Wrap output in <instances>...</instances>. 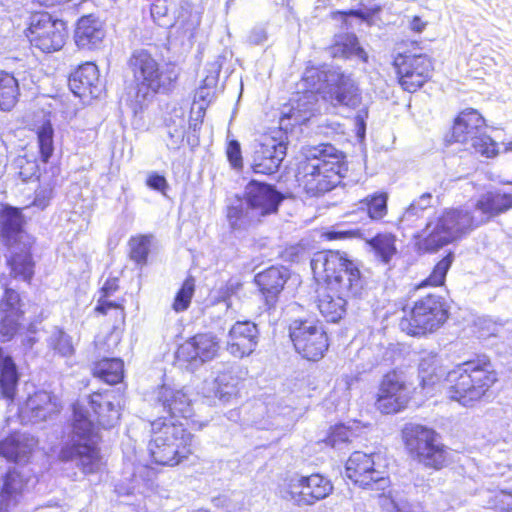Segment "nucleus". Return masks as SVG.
<instances>
[{
  "instance_id": "1",
  "label": "nucleus",
  "mask_w": 512,
  "mask_h": 512,
  "mask_svg": "<svg viewBox=\"0 0 512 512\" xmlns=\"http://www.w3.org/2000/svg\"><path fill=\"white\" fill-rule=\"evenodd\" d=\"M121 410V396L114 390L92 393L88 407L75 404L72 443L61 449L60 459L74 462L85 474L97 472L101 458L96 447L99 437L95 422L104 429H111L119 423Z\"/></svg>"
},
{
  "instance_id": "2",
  "label": "nucleus",
  "mask_w": 512,
  "mask_h": 512,
  "mask_svg": "<svg viewBox=\"0 0 512 512\" xmlns=\"http://www.w3.org/2000/svg\"><path fill=\"white\" fill-rule=\"evenodd\" d=\"M510 208L512 194L488 191L477 200L474 213L464 207L449 208L430 218L417 236V245L424 252H436Z\"/></svg>"
},
{
  "instance_id": "3",
  "label": "nucleus",
  "mask_w": 512,
  "mask_h": 512,
  "mask_svg": "<svg viewBox=\"0 0 512 512\" xmlns=\"http://www.w3.org/2000/svg\"><path fill=\"white\" fill-rule=\"evenodd\" d=\"M298 173L304 190L319 196L336 187L347 172L345 156L331 144L306 146L301 150Z\"/></svg>"
},
{
  "instance_id": "4",
  "label": "nucleus",
  "mask_w": 512,
  "mask_h": 512,
  "mask_svg": "<svg viewBox=\"0 0 512 512\" xmlns=\"http://www.w3.org/2000/svg\"><path fill=\"white\" fill-rule=\"evenodd\" d=\"M311 269L317 280H322L334 293L360 298L364 292L365 280L357 263L347 254L334 250L316 252L311 261Z\"/></svg>"
},
{
  "instance_id": "5",
  "label": "nucleus",
  "mask_w": 512,
  "mask_h": 512,
  "mask_svg": "<svg viewBox=\"0 0 512 512\" xmlns=\"http://www.w3.org/2000/svg\"><path fill=\"white\" fill-rule=\"evenodd\" d=\"M446 395L462 406L471 407L481 401L497 381L491 362L487 359L468 361L446 375Z\"/></svg>"
},
{
  "instance_id": "6",
  "label": "nucleus",
  "mask_w": 512,
  "mask_h": 512,
  "mask_svg": "<svg viewBox=\"0 0 512 512\" xmlns=\"http://www.w3.org/2000/svg\"><path fill=\"white\" fill-rule=\"evenodd\" d=\"M149 452L156 464L175 466L194 452L196 442L183 424L159 418L151 422Z\"/></svg>"
},
{
  "instance_id": "7",
  "label": "nucleus",
  "mask_w": 512,
  "mask_h": 512,
  "mask_svg": "<svg viewBox=\"0 0 512 512\" xmlns=\"http://www.w3.org/2000/svg\"><path fill=\"white\" fill-rule=\"evenodd\" d=\"M283 198L273 186L252 180L245 187V198L228 207L227 219L233 229H245L276 213Z\"/></svg>"
},
{
  "instance_id": "8",
  "label": "nucleus",
  "mask_w": 512,
  "mask_h": 512,
  "mask_svg": "<svg viewBox=\"0 0 512 512\" xmlns=\"http://www.w3.org/2000/svg\"><path fill=\"white\" fill-rule=\"evenodd\" d=\"M129 66L137 82L136 105L141 109L158 92L167 91L176 75L160 69L158 61L145 50H135L129 59Z\"/></svg>"
},
{
  "instance_id": "9",
  "label": "nucleus",
  "mask_w": 512,
  "mask_h": 512,
  "mask_svg": "<svg viewBox=\"0 0 512 512\" xmlns=\"http://www.w3.org/2000/svg\"><path fill=\"white\" fill-rule=\"evenodd\" d=\"M402 435L409 453L419 463L437 470L445 465L447 451L440 436L433 429L408 423L404 426Z\"/></svg>"
},
{
  "instance_id": "10",
  "label": "nucleus",
  "mask_w": 512,
  "mask_h": 512,
  "mask_svg": "<svg viewBox=\"0 0 512 512\" xmlns=\"http://www.w3.org/2000/svg\"><path fill=\"white\" fill-rule=\"evenodd\" d=\"M448 317L445 300L436 294H428L414 303L412 309L399 322L401 331L411 336L431 333L444 324Z\"/></svg>"
},
{
  "instance_id": "11",
  "label": "nucleus",
  "mask_w": 512,
  "mask_h": 512,
  "mask_svg": "<svg viewBox=\"0 0 512 512\" xmlns=\"http://www.w3.org/2000/svg\"><path fill=\"white\" fill-rule=\"evenodd\" d=\"M304 80L310 82L313 88L320 82L330 100L336 105L356 108L361 103V92L356 81L351 75L338 69L308 68L304 72Z\"/></svg>"
},
{
  "instance_id": "12",
  "label": "nucleus",
  "mask_w": 512,
  "mask_h": 512,
  "mask_svg": "<svg viewBox=\"0 0 512 512\" xmlns=\"http://www.w3.org/2000/svg\"><path fill=\"white\" fill-rule=\"evenodd\" d=\"M333 489L330 479L319 473L308 476L295 473L279 485L280 496L299 507L314 505L332 494Z\"/></svg>"
},
{
  "instance_id": "13",
  "label": "nucleus",
  "mask_w": 512,
  "mask_h": 512,
  "mask_svg": "<svg viewBox=\"0 0 512 512\" xmlns=\"http://www.w3.org/2000/svg\"><path fill=\"white\" fill-rule=\"evenodd\" d=\"M484 119L474 109L462 111L455 119L452 138L454 142L469 145L475 153L492 157L497 153V144L483 132Z\"/></svg>"
},
{
  "instance_id": "14",
  "label": "nucleus",
  "mask_w": 512,
  "mask_h": 512,
  "mask_svg": "<svg viewBox=\"0 0 512 512\" xmlns=\"http://www.w3.org/2000/svg\"><path fill=\"white\" fill-rule=\"evenodd\" d=\"M289 336L296 351L307 360L321 359L328 349L327 334L323 326L314 320H293L289 326Z\"/></svg>"
},
{
  "instance_id": "15",
  "label": "nucleus",
  "mask_w": 512,
  "mask_h": 512,
  "mask_svg": "<svg viewBox=\"0 0 512 512\" xmlns=\"http://www.w3.org/2000/svg\"><path fill=\"white\" fill-rule=\"evenodd\" d=\"M345 476L355 485L375 491H384L390 483L386 472L375 466L373 455L361 451L352 453L346 461Z\"/></svg>"
},
{
  "instance_id": "16",
  "label": "nucleus",
  "mask_w": 512,
  "mask_h": 512,
  "mask_svg": "<svg viewBox=\"0 0 512 512\" xmlns=\"http://www.w3.org/2000/svg\"><path fill=\"white\" fill-rule=\"evenodd\" d=\"M28 37L31 44L42 52L58 51L65 44V23L53 19L48 13L35 14L31 19Z\"/></svg>"
},
{
  "instance_id": "17",
  "label": "nucleus",
  "mask_w": 512,
  "mask_h": 512,
  "mask_svg": "<svg viewBox=\"0 0 512 512\" xmlns=\"http://www.w3.org/2000/svg\"><path fill=\"white\" fill-rule=\"evenodd\" d=\"M409 400L403 373L391 371L385 374L379 385L376 408L384 414L397 413L407 406Z\"/></svg>"
},
{
  "instance_id": "18",
  "label": "nucleus",
  "mask_w": 512,
  "mask_h": 512,
  "mask_svg": "<svg viewBox=\"0 0 512 512\" xmlns=\"http://www.w3.org/2000/svg\"><path fill=\"white\" fill-rule=\"evenodd\" d=\"M302 81L306 90L302 93L298 92L296 96L290 100L289 104L283 107L279 119L280 130L287 131L294 125L305 123L314 110L317 102L316 92L321 90L323 85L319 82L316 84L315 88H313L310 82L304 80V77Z\"/></svg>"
},
{
  "instance_id": "19",
  "label": "nucleus",
  "mask_w": 512,
  "mask_h": 512,
  "mask_svg": "<svg viewBox=\"0 0 512 512\" xmlns=\"http://www.w3.org/2000/svg\"><path fill=\"white\" fill-rule=\"evenodd\" d=\"M399 82L408 92H415L431 76L432 63L426 55H398L394 60Z\"/></svg>"
},
{
  "instance_id": "20",
  "label": "nucleus",
  "mask_w": 512,
  "mask_h": 512,
  "mask_svg": "<svg viewBox=\"0 0 512 512\" xmlns=\"http://www.w3.org/2000/svg\"><path fill=\"white\" fill-rule=\"evenodd\" d=\"M281 131L275 132L280 135L279 137L274 135L261 137L253 154L252 168L255 173L270 175L278 170L287 149Z\"/></svg>"
},
{
  "instance_id": "21",
  "label": "nucleus",
  "mask_w": 512,
  "mask_h": 512,
  "mask_svg": "<svg viewBox=\"0 0 512 512\" xmlns=\"http://www.w3.org/2000/svg\"><path fill=\"white\" fill-rule=\"evenodd\" d=\"M61 410L56 395L47 391H37L30 395L19 410L22 423L36 424L52 419Z\"/></svg>"
},
{
  "instance_id": "22",
  "label": "nucleus",
  "mask_w": 512,
  "mask_h": 512,
  "mask_svg": "<svg viewBox=\"0 0 512 512\" xmlns=\"http://www.w3.org/2000/svg\"><path fill=\"white\" fill-rule=\"evenodd\" d=\"M219 341L212 333H199L182 343L176 352L180 361L204 363L215 358L219 351Z\"/></svg>"
},
{
  "instance_id": "23",
  "label": "nucleus",
  "mask_w": 512,
  "mask_h": 512,
  "mask_svg": "<svg viewBox=\"0 0 512 512\" xmlns=\"http://www.w3.org/2000/svg\"><path fill=\"white\" fill-rule=\"evenodd\" d=\"M259 331L253 322L238 321L228 333L227 351L236 358L249 356L258 344Z\"/></svg>"
},
{
  "instance_id": "24",
  "label": "nucleus",
  "mask_w": 512,
  "mask_h": 512,
  "mask_svg": "<svg viewBox=\"0 0 512 512\" xmlns=\"http://www.w3.org/2000/svg\"><path fill=\"white\" fill-rule=\"evenodd\" d=\"M27 477L19 468H12L3 477L0 490V512H22L19 508Z\"/></svg>"
},
{
  "instance_id": "25",
  "label": "nucleus",
  "mask_w": 512,
  "mask_h": 512,
  "mask_svg": "<svg viewBox=\"0 0 512 512\" xmlns=\"http://www.w3.org/2000/svg\"><path fill=\"white\" fill-rule=\"evenodd\" d=\"M289 278L288 270L284 267H270L255 276V282L264 296L267 309L275 308L278 296Z\"/></svg>"
},
{
  "instance_id": "26",
  "label": "nucleus",
  "mask_w": 512,
  "mask_h": 512,
  "mask_svg": "<svg viewBox=\"0 0 512 512\" xmlns=\"http://www.w3.org/2000/svg\"><path fill=\"white\" fill-rule=\"evenodd\" d=\"M156 402L171 416L188 418L193 414L192 400L184 389L162 385L156 391Z\"/></svg>"
},
{
  "instance_id": "27",
  "label": "nucleus",
  "mask_w": 512,
  "mask_h": 512,
  "mask_svg": "<svg viewBox=\"0 0 512 512\" xmlns=\"http://www.w3.org/2000/svg\"><path fill=\"white\" fill-rule=\"evenodd\" d=\"M0 234L4 244L8 246L21 244L32 245L31 237L23 230V217L16 208H6L0 217Z\"/></svg>"
},
{
  "instance_id": "28",
  "label": "nucleus",
  "mask_w": 512,
  "mask_h": 512,
  "mask_svg": "<svg viewBox=\"0 0 512 512\" xmlns=\"http://www.w3.org/2000/svg\"><path fill=\"white\" fill-rule=\"evenodd\" d=\"M69 87L79 97L97 98L101 93L97 66L90 62L79 66L69 77Z\"/></svg>"
},
{
  "instance_id": "29",
  "label": "nucleus",
  "mask_w": 512,
  "mask_h": 512,
  "mask_svg": "<svg viewBox=\"0 0 512 512\" xmlns=\"http://www.w3.org/2000/svg\"><path fill=\"white\" fill-rule=\"evenodd\" d=\"M105 36L101 21L92 15L79 19L75 29V43L80 49L92 50L100 46Z\"/></svg>"
},
{
  "instance_id": "30",
  "label": "nucleus",
  "mask_w": 512,
  "mask_h": 512,
  "mask_svg": "<svg viewBox=\"0 0 512 512\" xmlns=\"http://www.w3.org/2000/svg\"><path fill=\"white\" fill-rule=\"evenodd\" d=\"M37 443V439L30 434L15 433L0 441V456L14 462L26 461Z\"/></svg>"
},
{
  "instance_id": "31",
  "label": "nucleus",
  "mask_w": 512,
  "mask_h": 512,
  "mask_svg": "<svg viewBox=\"0 0 512 512\" xmlns=\"http://www.w3.org/2000/svg\"><path fill=\"white\" fill-rule=\"evenodd\" d=\"M348 299L351 298L334 293L327 286L318 292L317 307L328 322L336 323L345 315Z\"/></svg>"
},
{
  "instance_id": "32",
  "label": "nucleus",
  "mask_w": 512,
  "mask_h": 512,
  "mask_svg": "<svg viewBox=\"0 0 512 512\" xmlns=\"http://www.w3.org/2000/svg\"><path fill=\"white\" fill-rule=\"evenodd\" d=\"M32 245L17 244L8 246L10 257L7 263L11 269V275L14 278H20L23 281H30L34 274V262L30 253Z\"/></svg>"
},
{
  "instance_id": "33",
  "label": "nucleus",
  "mask_w": 512,
  "mask_h": 512,
  "mask_svg": "<svg viewBox=\"0 0 512 512\" xmlns=\"http://www.w3.org/2000/svg\"><path fill=\"white\" fill-rule=\"evenodd\" d=\"M445 374L442 359L432 351H422L418 359V377L423 387L434 385Z\"/></svg>"
},
{
  "instance_id": "34",
  "label": "nucleus",
  "mask_w": 512,
  "mask_h": 512,
  "mask_svg": "<svg viewBox=\"0 0 512 512\" xmlns=\"http://www.w3.org/2000/svg\"><path fill=\"white\" fill-rule=\"evenodd\" d=\"M328 52L333 58H357L363 62L368 58L367 53L359 45L357 37L350 33L336 35Z\"/></svg>"
},
{
  "instance_id": "35",
  "label": "nucleus",
  "mask_w": 512,
  "mask_h": 512,
  "mask_svg": "<svg viewBox=\"0 0 512 512\" xmlns=\"http://www.w3.org/2000/svg\"><path fill=\"white\" fill-rule=\"evenodd\" d=\"M18 372L12 358L5 356L0 348V395L8 402L15 398L18 386Z\"/></svg>"
},
{
  "instance_id": "36",
  "label": "nucleus",
  "mask_w": 512,
  "mask_h": 512,
  "mask_svg": "<svg viewBox=\"0 0 512 512\" xmlns=\"http://www.w3.org/2000/svg\"><path fill=\"white\" fill-rule=\"evenodd\" d=\"M387 200L388 195L381 192L368 195L359 201L357 211L362 214L361 220H381L387 214Z\"/></svg>"
},
{
  "instance_id": "37",
  "label": "nucleus",
  "mask_w": 512,
  "mask_h": 512,
  "mask_svg": "<svg viewBox=\"0 0 512 512\" xmlns=\"http://www.w3.org/2000/svg\"><path fill=\"white\" fill-rule=\"evenodd\" d=\"M94 375L108 384L119 383L124 374V364L119 358H104L93 368Z\"/></svg>"
},
{
  "instance_id": "38",
  "label": "nucleus",
  "mask_w": 512,
  "mask_h": 512,
  "mask_svg": "<svg viewBox=\"0 0 512 512\" xmlns=\"http://www.w3.org/2000/svg\"><path fill=\"white\" fill-rule=\"evenodd\" d=\"M199 13L193 11V5L187 0H181L178 4L176 25L184 31V33L193 35V32L200 25Z\"/></svg>"
},
{
  "instance_id": "39",
  "label": "nucleus",
  "mask_w": 512,
  "mask_h": 512,
  "mask_svg": "<svg viewBox=\"0 0 512 512\" xmlns=\"http://www.w3.org/2000/svg\"><path fill=\"white\" fill-rule=\"evenodd\" d=\"M47 346L54 354L70 358L75 353V347L70 335L61 329H54L47 338Z\"/></svg>"
},
{
  "instance_id": "40",
  "label": "nucleus",
  "mask_w": 512,
  "mask_h": 512,
  "mask_svg": "<svg viewBox=\"0 0 512 512\" xmlns=\"http://www.w3.org/2000/svg\"><path fill=\"white\" fill-rule=\"evenodd\" d=\"M18 82L10 74L0 72V108L10 110L17 101Z\"/></svg>"
},
{
  "instance_id": "41",
  "label": "nucleus",
  "mask_w": 512,
  "mask_h": 512,
  "mask_svg": "<svg viewBox=\"0 0 512 512\" xmlns=\"http://www.w3.org/2000/svg\"><path fill=\"white\" fill-rule=\"evenodd\" d=\"M215 396L223 402H229L237 395V378L233 377L231 371L221 372L214 380Z\"/></svg>"
},
{
  "instance_id": "42",
  "label": "nucleus",
  "mask_w": 512,
  "mask_h": 512,
  "mask_svg": "<svg viewBox=\"0 0 512 512\" xmlns=\"http://www.w3.org/2000/svg\"><path fill=\"white\" fill-rule=\"evenodd\" d=\"M369 244L385 263H388L396 253L395 236L390 233L376 235L369 240Z\"/></svg>"
},
{
  "instance_id": "43",
  "label": "nucleus",
  "mask_w": 512,
  "mask_h": 512,
  "mask_svg": "<svg viewBox=\"0 0 512 512\" xmlns=\"http://www.w3.org/2000/svg\"><path fill=\"white\" fill-rule=\"evenodd\" d=\"M20 313L13 309L10 312H0V340L9 341L16 333Z\"/></svg>"
},
{
  "instance_id": "44",
  "label": "nucleus",
  "mask_w": 512,
  "mask_h": 512,
  "mask_svg": "<svg viewBox=\"0 0 512 512\" xmlns=\"http://www.w3.org/2000/svg\"><path fill=\"white\" fill-rule=\"evenodd\" d=\"M454 261V254L449 252L434 267L430 276L424 281L423 285L440 286L444 284L446 274Z\"/></svg>"
},
{
  "instance_id": "45",
  "label": "nucleus",
  "mask_w": 512,
  "mask_h": 512,
  "mask_svg": "<svg viewBox=\"0 0 512 512\" xmlns=\"http://www.w3.org/2000/svg\"><path fill=\"white\" fill-rule=\"evenodd\" d=\"M195 290V282L192 277L187 278L177 292L172 308L176 312L185 311L191 302Z\"/></svg>"
},
{
  "instance_id": "46",
  "label": "nucleus",
  "mask_w": 512,
  "mask_h": 512,
  "mask_svg": "<svg viewBox=\"0 0 512 512\" xmlns=\"http://www.w3.org/2000/svg\"><path fill=\"white\" fill-rule=\"evenodd\" d=\"M130 258L137 264L144 265L147 260L150 247L148 236L133 237L129 241Z\"/></svg>"
},
{
  "instance_id": "47",
  "label": "nucleus",
  "mask_w": 512,
  "mask_h": 512,
  "mask_svg": "<svg viewBox=\"0 0 512 512\" xmlns=\"http://www.w3.org/2000/svg\"><path fill=\"white\" fill-rule=\"evenodd\" d=\"M432 195L430 193L422 194L417 200L413 201L405 210L401 217L402 222L411 223L415 218L420 217L423 212L431 206Z\"/></svg>"
},
{
  "instance_id": "48",
  "label": "nucleus",
  "mask_w": 512,
  "mask_h": 512,
  "mask_svg": "<svg viewBox=\"0 0 512 512\" xmlns=\"http://www.w3.org/2000/svg\"><path fill=\"white\" fill-rule=\"evenodd\" d=\"M38 143L42 160L47 162L53 152V128L50 124H45L40 128Z\"/></svg>"
},
{
  "instance_id": "49",
  "label": "nucleus",
  "mask_w": 512,
  "mask_h": 512,
  "mask_svg": "<svg viewBox=\"0 0 512 512\" xmlns=\"http://www.w3.org/2000/svg\"><path fill=\"white\" fill-rule=\"evenodd\" d=\"M352 436L351 430L344 425H337L333 428L330 436L327 439V443L333 448H340L342 444L350 441Z\"/></svg>"
},
{
  "instance_id": "50",
  "label": "nucleus",
  "mask_w": 512,
  "mask_h": 512,
  "mask_svg": "<svg viewBox=\"0 0 512 512\" xmlns=\"http://www.w3.org/2000/svg\"><path fill=\"white\" fill-rule=\"evenodd\" d=\"M19 301V294L16 291L5 289V299L0 303V312H10L13 309L16 313H20Z\"/></svg>"
},
{
  "instance_id": "51",
  "label": "nucleus",
  "mask_w": 512,
  "mask_h": 512,
  "mask_svg": "<svg viewBox=\"0 0 512 512\" xmlns=\"http://www.w3.org/2000/svg\"><path fill=\"white\" fill-rule=\"evenodd\" d=\"M227 157L233 168H241L243 165L241 147L237 140H231L227 146Z\"/></svg>"
},
{
  "instance_id": "52",
  "label": "nucleus",
  "mask_w": 512,
  "mask_h": 512,
  "mask_svg": "<svg viewBox=\"0 0 512 512\" xmlns=\"http://www.w3.org/2000/svg\"><path fill=\"white\" fill-rule=\"evenodd\" d=\"M170 5L168 0H155L151 5V16L155 22L165 25L162 20L167 16Z\"/></svg>"
},
{
  "instance_id": "53",
  "label": "nucleus",
  "mask_w": 512,
  "mask_h": 512,
  "mask_svg": "<svg viewBox=\"0 0 512 512\" xmlns=\"http://www.w3.org/2000/svg\"><path fill=\"white\" fill-rule=\"evenodd\" d=\"M18 166H19V177L24 181L30 180L33 176L36 175L38 171V166L35 162L28 161L24 158L17 160Z\"/></svg>"
},
{
  "instance_id": "54",
  "label": "nucleus",
  "mask_w": 512,
  "mask_h": 512,
  "mask_svg": "<svg viewBox=\"0 0 512 512\" xmlns=\"http://www.w3.org/2000/svg\"><path fill=\"white\" fill-rule=\"evenodd\" d=\"M51 198H52V188H50L48 186L41 187L38 190H36L35 198H34L32 205L43 210L49 205Z\"/></svg>"
},
{
  "instance_id": "55",
  "label": "nucleus",
  "mask_w": 512,
  "mask_h": 512,
  "mask_svg": "<svg viewBox=\"0 0 512 512\" xmlns=\"http://www.w3.org/2000/svg\"><path fill=\"white\" fill-rule=\"evenodd\" d=\"M146 184L153 190L159 191L165 194L166 189L168 188V183L164 176L153 173L148 176Z\"/></svg>"
},
{
  "instance_id": "56",
  "label": "nucleus",
  "mask_w": 512,
  "mask_h": 512,
  "mask_svg": "<svg viewBox=\"0 0 512 512\" xmlns=\"http://www.w3.org/2000/svg\"><path fill=\"white\" fill-rule=\"evenodd\" d=\"M367 117H368L367 109L359 110L355 117L357 133L359 136H363L365 133V128H366L365 120L367 119Z\"/></svg>"
},
{
  "instance_id": "57",
  "label": "nucleus",
  "mask_w": 512,
  "mask_h": 512,
  "mask_svg": "<svg viewBox=\"0 0 512 512\" xmlns=\"http://www.w3.org/2000/svg\"><path fill=\"white\" fill-rule=\"evenodd\" d=\"M266 40V32L262 28H255L249 35V41L253 44H261Z\"/></svg>"
},
{
  "instance_id": "58",
  "label": "nucleus",
  "mask_w": 512,
  "mask_h": 512,
  "mask_svg": "<svg viewBox=\"0 0 512 512\" xmlns=\"http://www.w3.org/2000/svg\"><path fill=\"white\" fill-rule=\"evenodd\" d=\"M289 254L293 257V261H298L303 257L304 250L301 247L293 246L289 249Z\"/></svg>"
},
{
  "instance_id": "59",
  "label": "nucleus",
  "mask_w": 512,
  "mask_h": 512,
  "mask_svg": "<svg viewBox=\"0 0 512 512\" xmlns=\"http://www.w3.org/2000/svg\"><path fill=\"white\" fill-rule=\"evenodd\" d=\"M425 28V23L420 17L415 16L411 22V29L416 32H422Z\"/></svg>"
},
{
  "instance_id": "60",
  "label": "nucleus",
  "mask_w": 512,
  "mask_h": 512,
  "mask_svg": "<svg viewBox=\"0 0 512 512\" xmlns=\"http://www.w3.org/2000/svg\"><path fill=\"white\" fill-rule=\"evenodd\" d=\"M502 504L504 509L512 512V492L503 495Z\"/></svg>"
},
{
  "instance_id": "61",
  "label": "nucleus",
  "mask_w": 512,
  "mask_h": 512,
  "mask_svg": "<svg viewBox=\"0 0 512 512\" xmlns=\"http://www.w3.org/2000/svg\"><path fill=\"white\" fill-rule=\"evenodd\" d=\"M37 338L35 336H32V335H27L23 340H22V343H23V346L26 348V349H32L34 344L37 342Z\"/></svg>"
},
{
  "instance_id": "62",
  "label": "nucleus",
  "mask_w": 512,
  "mask_h": 512,
  "mask_svg": "<svg viewBox=\"0 0 512 512\" xmlns=\"http://www.w3.org/2000/svg\"><path fill=\"white\" fill-rule=\"evenodd\" d=\"M501 330V326L497 325L495 323H492L491 321H488V331L489 333L487 336H497Z\"/></svg>"
},
{
  "instance_id": "63",
  "label": "nucleus",
  "mask_w": 512,
  "mask_h": 512,
  "mask_svg": "<svg viewBox=\"0 0 512 512\" xmlns=\"http://www.w3.org/2000/svg\"><path fill=\"white\" fill-rule=\"evenodd\" d=\"M111 307H114V305L109 302V303L99 305L97 307V310L105 314L107 312V308H111Z\"/></svg>"
},
{
  "instance_id": "64",
  "label": "nucleus",
  "mask_w": 512,
  "mask_h": 512,
  "mask_svg": "<svg viewBox=\"0 0 512 512\" xmlns=\"http://www.w3.org/2000/svg\"><path fill=\"white\" fill-rule=\"evenodd\" d=\"M175 133H176V134H172V133H170V136H171L172 138H176L175 143H177V142H178V141L183 137V133H182V131H178V130H175Z\"/></svg>"
}]
</instances>
